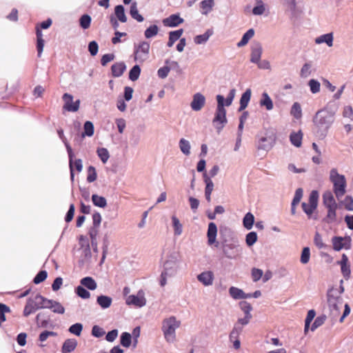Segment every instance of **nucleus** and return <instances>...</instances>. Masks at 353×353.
<instances>
[{
  "label": "nucleus",
  "instance_id": "6e6d98bb",
  "mask_svg": "<svg viewBox=\"0 0 353 353\" xmlns=\"http://www.w3.org/2000/svg\"><path fill=\"white\" fill-rule=\"evenodd\" d=\"M203 179L206 185L205 192L212 193L214 189V183L210 177L205 172L203 173Z\"/></svg>",
  "mask_w": 353,
  "mask_h": 353
},
{
  "label": "nucleus",
  "instance_id": "a19ab883",
  "mask_svg": "<svg viewBox=\"0 0 353 353\" xmlns=\"http://www.w3.org/2000/svg\"><path fill=\"white\" fill-rule=\"evenodd\" d=\"M336 209L337 207H330L327 208V216L325 218V220L328 223H332L336 221Z\"/></svg>",
  "mask_w": 353,
  "mask_h": 353
},
{
  "label": "nucleus",
  "instance_id": "ea45409f",
  "mask_svg": "<svg viewBox=\"0 0 353 353\" xmlns=\"http://www.w3.org/2000/svg\"><path fill=\"white\" fill-rule=\"evenodd\" d=\"M254 31L253 29L248 30L243 35L241 40L237 43L239 48L245 46L250 39L253 37Z\"/></svg>",
  "mask_w": 353,
  "mask_h": 353
},
{
  "label": "nucleus",
  "instance_id": "dca6fc26",
  "mask_svg": "<svg viewBox=\"0 0 353 353\" xmlns=\"http://www.w3.org/2000/svg\"><path fill=\"white\" fill-rule=\"evenodd\" d=\"M197 280L204 286L208 287L213 285L214 274L210 270L202 272L196 276Z\"/></svg>",
  "mask_w": 353,
  "mask_h": 353
},
{
  "label": "nucleus",
  "instance_id": "09e8293b",
  "mask_svg": "<svg viewBox=\"0 0 353 353\" xmlns=\"http://www.w3.org/2000/svg\"><path fill=\"white\" fill-rule=\"evenodd\" d=\"M265 11V6L261 0H256V5L252 10V13L254 15H261Z\"/></svg>",
  "mask_w": 353,
  "mask_h": 353
},
{
  "label": "nucleus",
  "instance_id": "680f3d73",
  "mask_svg": "<svg viewBox=\"0 0 353 353\" xmlns=\"http://www.w3.org/2000/svg\"><path fill=\"white\" fill-rule=\"evenodd\" d=\"M76 292L79 296L82 299H87L90 297V293L86 290L83 285H79L76 288Z\"/></svg>",
  "mask_w": 353,
  "mask_h": 353
},
{
  "label": "nucleus",
  "instance_id": "bf43d9fd",
  "mask_svg": "<svg viewBox=\"0 0 353 353\" xmlns=\"http://www.w3.org/2000/svg\"><path fill=\"white\" fill-rule=\"evenodd\" d=\"M308 85L310 86V91L313 94L318 93L320 91L321 84L318 81L315 79H311L309 81Z\"/></svg>",
  "mask_w": 353,
  "mask_h": 353
},
{
  "label": "nucleus",
  "instance_id": "473e14b6",
  "mask_svg": "<svg viewBox=\"0 0 353 353\" xmlns=\"http://www.w3.org/2000/svg\"><path fill=\"white\" fill-rule=\"evenodd\" d=\"M213 31L208 30L204 34L197 35L194 37V41L196 44L200 45L206 43L209 38L212 35Z\"/></svg>",
  "mask_w": 353,
  "mask_h": 353
},
{
  "label": "nucleus",
  "instance_id": "c756f323",
  "mask_svg": "<svg viewBox=\"0 0 353 353\" xmlns=\"http://www.w3.org/2000/svg\"><path fill=\"white\" fill-rule=\"evenodd\" d=\"M214 0H203L200 3L202 14L207 15L212 10L214 6Z\"/></svg>",
  "mask_w": 353,
  "mask_h": 353
},
{
  "label": "nucleus",
  "instance_id": "69168bd1",
  "mask_svg": "<svg viewBox=\"0 0 353 353\" xmlns=\"http://www.w3.org/2000/svg\"><path fill=\"white\" fill-rule=\"evenodd\" d=\"M82 330H83V325L81 323H79L72 325L69 328V331L70 333H72L76 336H78L81 335Z\"/></svg>",
  "mask_w": 353,
  "mask_h": 353
},
{
  "label": "nucleus",
  "instance_id": "49530a36",
  "mask_svg": "<svg viewBox=\"0 0 353 353\" xmlns=\"http://www.w3.org/2000/svg\"><path fill=\"white\" fill-rule=\"evenodd\" d=\"M121 345L125 347H129L132 343V335L128 332H123L120 339Z\"/></svg>",
  "mask_w": 353,
  "mask_h": 353
},
{
  "label": "nucleus",
  "instance_id": "2eb2a0df",
  "mask_svg": "<svg viewBox=\"0 0 353 353\" xmlns=\"http://www.w3.org/2000/svg\"><path fill=\"white\" fill-rule=\"evenodd\" d=\"M205 104V96L200 93L196 92L192 97V100L190 103V107L192 110L198 112L200 111Z\"/></svg>",
  "mask_w": 353,
  "mask_h": 353
},
{
  "label": "nucleus",
  "instance_id": "f3484780",
  "mask_svg": "<svg viewBox=\"0 0 353 353\" xmlns=\"http://www.w3.org/2000/svg\"><path fill=\"white\" fill-rule=\"evenodd\" d=\"M263 53V47L261 43L255 42L251 46L250 61L253 63H259Z\"/></svg>",
  "mask_w": 353,
  "mask_h": 353
},
{
  "label": "nucleus",
  "instance_id": "412c9836",
  "mask_svg": "<svg viewBox=\"0 0 353 353\" xmlns=\"http://www.w3.org/2000/svg\"><path fill=\"white\" fill-rule=\"evenodd\" d=\"M183 19L179 15L172 14L169 17L163 20V23L165 26L175 27L183 23Z\"/></svg>",
  "mask_w": 353,
  "mask_h": 353
},
{
  "label": "nucleus",
  "instance_id": "4be33fe9",
  "mask_svg": "<svg viewBox=\"0 0 353 353\" xmlns=\"http://www.w3.org/2000/svg\"><path fill=\"white\" fill-rule=\"evenodd\" d=\"M229 294L234 299H250V296L247 295L241 289L234 286L229 288Z\"/></svg>",
  "mask_w": 353,
  "mask_h": 353
},
{
  "label": "nucleus",
  "instance_id": "1a4fd4ad",
  "mask_svg": "<svg viewBox=\"0 0 353 353\" xmlns=\"http://www.w3.org/2000/svg\"><path fill=\"white\" fill-rule=\"evenodd\" d=\"M150 48V43L145 41L135 45L134 50V61L141 63L146 61L149 57Z\"/></svg>",
  "mask_w": 353,
  "mask_h": 353
},
{
  "label": "nucleus",
  "instance_id": "cd10ccee",
  "mask_svg": "<svg viewBox=\"0 0 353 353\" xmlns=\"http://www.w3.org/2000/svg\"><path fill=\"white\" fill-rule=\"evenodd\" d=\"M126 69V65L123 62H119L112 65V75L115 77H121Z\"/></svg>",
  "mask_w": 353,
  "mask_h": 353
},
{
  "label": "nucleus",
  "instance_id": "f03ea898",
  "mask_svg": "<svg viewBox=\"0 0 353 353\" xmlns=\"http://www.w3.org/2000/svg\"><path fill=\"white\" fill-rule=\"evenodd\" d=\"M335 120V112L327 108L317 111L313 118V123L318 130L327 132Z\"/></svg>",
  "mask_w": 353,
  "mask_h": 353
},
{
  "label": "nucleus",
  "instance_id": "de8ad7c7",
  "mask_svg": "<svg viewBox=\"0 0 353 353\" xmlns=\"http://www.w3.org/2000/svg\"><path fill=\"white\" fill-rule=\"evenodd\" d=\"M310 249L308 247H305L303 248L301 251V258H300V262L305 265L309 263L310 259Z\"/></svg>",
  "mask_w": 353,
  "mask_h": 353
},
{
  "label": "nucleus",
  "instance_id": "c9c22d12",
  "mask_svg": "<svg viewBox=\"0 0 353 353\" xmlns=\"http://www.w3.org/2000/svg\"><path fill=\"white\" fill-rule=\"evenodd\" d=\"M179 145L181 152L184 155L188 156L190 154L191 145L189 141L182 138L179 140Z\"/></svg>",
  "mask_w": 353,
  "mask_h": 353
},
{
  "label": "nucleus",
  "instance_id": "e2e57ef3",
  "mask_svg": "<svg viewBox=\"0 0 353 353\" xmlns=\"http://www.w3.org/2000/svg\"><path fill=\"white\" fill-rule=\"evenodd\" d=\"M8 312H10V307L3 303H0V325L6 321L5 313Z\"/></svg>",
  "mask_w": 353,
  "mask_h": 353
},
{
  "label": "nucleus",
  "instance_id": "6e6552de",
  "mask_svg": "<svg viewBox=\"0 0 353 353\" xmlns=\"http://www.w3.org/2000/svg\"><path fill=\"white\" fill-rule=\"evenodd\" d=\"M46 299L40 294H36L33 298H30L23 310V315L29 316L39 308H45Z\"/></svg>",
  "mask_w": 353,
  "mask_h": 353
},
{
  "label": "nucleus",
  "instance_id": "f8f14e48",
  "mask_svg": "<svg viewBox=\"0 0 353 353\" xmlns=\"http://www.w3.org/2000/svg\"><path fill=\"white\" fill-rule=\"evenodd\" d=\"M145 292L140 290L136 294H131L125 298V303L128 305H133L137 307H142L146 305Z\"/></svg>",
  "mask_w": 353,
  "mask_h": 353
},
{
  "label": "nucleus",
  "instance_id": "4c0bfd02",
  "mask_svg": "<svg viewBox=\"0 0 353 353\" xmlns=\"http://www.w3.org/2000/svg\"><path fill=\"white\" fill-rule=\"evenodd\" d=\"M92 201L95 206L104 208L107 206V201L105 197L98 194H92Z\"/></svg>",
  "mask_w": 353,
  "mask_h": 353
},
{
  "label": "nucleus",
  "instance_id": "72a5a7b5",
  "mask_svg": "<svg viewBox=\"0 0 353 353\" xmlns=\"http://www.w3.org/2000/svg\"><path fill=\"white\" fill-rule=\"evenodd\" d=\"M97 302L101 308L106 309L110 307L112 299L110 296L101 295L97 297Z\"/></svg>",
  "mask_w": 353,
  "mask_h": 353
},
{
  "label": "nucleus",
  "instance_id": "0e129e2a",
  "mask_svg": "<svg viewBox=\"0 0 353 353\" xmlns=\"http://www.w3.org/2000/svg\"><path fill=\"white\" fill-rule=\"evenodd\" d=\"M47 276H48V273L46 270H41L34 278L33 282L35 284H39V283L44 281L46 279Z\"/></svg>",
  "mask_w": 353,
  "mask_h": 353
},
{
  "label": "nucleus",
  "instance_id": "9b49d317",
  "mask_svg": "<svg viewBox=\"0 0 353 353\" xmlns=\"http://www.w3.org/2000/svg\"><path fill=\"white\" fill-rule=\"evenodd\" d=\"M68 152L69 154V165L70 170V179L74 180V174H79L83 170V162L81 159L74 158L70 148L68 147Z\"/></svg>",
  "mask_w": 353,
  "mask_h": 353
},
{
  "label": "nucleus",
  "instance_id": "b1692460",
  "mask_svg": "<svg viewBox=\"0 0 353 353\" xmlns=\"http://www.w3.org/2000/svg\"><path fill=\"white\" fill-rule=\"evenodd\" d=\"M44 304L45 308H50L54 312L59 314H63L64 312V307L57 302L46 299Z\"/></svg>",
  "mask_w": 353,
  "mask_h": 353
},
{
  "label": "nucleus",
  "instance_id": "f704fd0d",
  "mask_svg": "<svg viewBox=\"0 0 353 353\" xmlns=\"http://www.w3.org/2000/svg\"><path fill=\"white\" fill-rule=\"evenodd\" d=\"M79 244L81 245V249L83 250L85 256L90 257L91 255V252L88 239L85 236H81L79 237Z\"/></svg>",
  "mask_w": 353,
  "mask_h": 353
},
{
  "label": "nucleus",
  "instance_id": "4468645a",
  "mask_svg": "<svg viewBox=\"0 0 353 353\" xmlns=\"http://www.w3.org/2000/svg\"><path fill=\"white\" fill-rule=\"evenodd\" d=\"M223 252L225 256L230 259H235L240 256L241 250L234 243L227 244L223 246Z\"/></svg>",
  "mask_w": 353,
  "mask_h": 353
},
{
  "label": "nucleus",
  "instance_id": "20e7f679",
  "mask_svg": "<svg viewBox=\"0 0 353 353\" xmlns=\"http://www.w3.org/2000/svg\"><path fill=\"white\" fill-rule=\"evenodd\" d=\"M327 302L332 316L333 318L338 317L341 313L343 299L339 292L337 291V288L332 287L327 290Z\"/></svg>",
  "mask_w": 353,
  "mask_h": 353
},
{
  "label": "nucleus",
  "instance_id": "3c124183",
  "mask_svg": "<svg viewBox=\"0 0 353 353\" xmlns=\"http://www.w3.org/2000/svg\"><path fill=\"white\" fill-rule=\"evenodd\" d=\"M239 307L241 310L244 312L245 316L252 317L251 311L252 310V305L247 301H243L239 302Z\"/></svg>",
  "mask_w": 353,
  "mask_h": 353
},
{
  "label": "nucleus",
  "instance_id": "c85d7f7f",
  "mask_svg": "<svg viewBox=\"0 0 353 353\" xmlns=\"http://www.w3.org/2000/svg\"><path fill=\"white\" fill-rule=\"evenodd\" d=\"M303 139V133L301 130L299 132H293L290 135L291 143L296 148L301 146Z\"/></svg>",
  "mask_w": 353,
  "mask_h": 353
},
{
  "label": "nucleus",
  "instance_id": "bb28decb",
  "mask_svg": "<svg viewBox=\"0 0 353 353\" xmlns=\"http://www.w3.org/2000/svg\"><path fill=\"white\" fill-rule=\"evenodd\" d=\"M36 34H37V50L38 52V57H41L44 47V39H43V34L41 30H39V27H35Z\"/></svg>",
  "mask_w": 353,
  "mask_h": 353
},
{
  "label": "nucleus",
  "instance_id": "79ce46f5",
  "mask_svg": "<svg viewBox=\"0 0 353 353\" xmlns=\"http://www.w3.org/2000/svg\"><path fill=\"white\" fill-rule=\"evenodd\" d=\"M94 125L91 121H86L83 125V132L82 137H92L94 134Z\"/></svg>",
  "mask_w": 353,
  "mask_h": 353
},
{
  "label": "nucleus",
  "instance_id": "052dcab7",
  "mask_svg": "<svg viewBox=\"0 0 353 353\" xmlns=\"http://www.w3.org/2000/svg\"><path fill=\"white\" fill-rule=\"evenodd\" d=\"M257 241V234L255 232H249L245 237V242L248 246L253 245Z\"/></svg>",
  "mask_w": 353,
  "mask_h": 353
},
{
  "label": "nucleus",
  "instance_id": "423d86ee",
  "mask_svg": "<svg viewBox=\"0 0 353 353\" xmlns=\"http://www.w3.org/2000/svg\"><path fill=\"white\" fill-rule=\"evenodd\" d=\"M217 101V106L214 113V117L212 120L214 126L219 132L227 123L228 120L226 118V110L223 106L224 97L221 94L216 97Z\"/></svg>",
  "mask_w": 353,
  "mask_h": 353
},
{
  "label": "nucleus",
  "instance_id": "603ef678",
  "mask_svg": "<svg viewBox=\"0 0 353 353\" xmlns=\"http://www.w3.org/2000/svg\"><path fill=\"white\" fill-rule=\"evenodd\" d=\"M141 68L138 65H134L129 72V79L132 81H137L140 75Z\"/></svg>",
  "mask_w": 353,
  "mask_h": 353
},
{
  "label": "nucleus",
  "instance_id": "4d7b16f0",
  "mask_svg": "<svg viewBox=\"0 0 353 353\" xmlns=\"http://www.w3.org/2000/svg\"><path fill=\"white\" fill-rule=\"evenodd\" d=\"M97 178V173L94 166H89L88 168L87 181L88 183H92L96 181Z\"/></svg>",
  "mask_w": 353,
  "mask_h": 353
},
{
  "label": "nucleus",
  "instance_id": "393cba45",
  "mask_svg": "<svg viewBox=\"0 0 353 353\" xmlns=\"http://www.w3.org/2000/svg\"><path fill=\"white\" fill-rule=\"evenodd\" d=\"M252 91L250 88L247 89L241 95L240 99V106L239 108V111H242L245 110L251 99Z\"/></svg>",
  "mask_w": 353,
  "mask_h": 353
},
{
  "label": "nucleus",
  "instance_id": "a878e982",
  "mask_svg": "<svg viewBox=\"0 0 353 353\" xmlns=\"http://www.w3.org/2000/svg\"><path fill=\"white\" fill-rule=\"evenodd\" d=\"M259 104L261 107H265L268 111L272 110L274 108L273 101L267 92L262 94Z\"/></svg>",
  "mask_w": 353,
  "mask_h": 353
},
{
  "label": "nucleus",
  "instance_id": "f257e3e1",
  "mask_svg": "<svg viewBox=\"0 0 353 353\" xmlns=\"http://www.w3.org/2000/svg\"><path fill=\"white\" fill-rule=\"evenodd\" d=\"M181 256L177 252H171L164 259L163 270L161 274L160 284L165 286L169 278L174 276L180 269Z\"/></svg>",
  "mask_w": 353,
  "mask_h": 353
},
{
  "label": "nucleus",
  "instance_id": "864d4df0",
  "mask_svg": "<svg viewBox=\"0 0 353 353\" xmlns=\"http://www.w3.org/2000/svg\"><path fill=\"white\" fill-rule=\"evenodd\" d=\"M159 32V28L156 25L150 26L149 28H148L145 32L144 35L145 38L150 39L154 36H156L158 34Z\"/></svg>",
  "mask_w": 353,
  "mask_h": 353
},
{
  "label": "nucleus",
  "instance_id": "338daca9",
  "mask_svg": "<svg viewBox=\"0 0 353 353\" xmlns=\"http://www.w3.org/2000/svg\"><path fill=\"white\" fill-rule=\"evenodd\" d=\"M236 90L235 89H232L230 90L228 95L226 99L224 98L223 106H230L232 105L233 100L235 97Z\"/></svg>",
  "mask_w": 353,
  "mask_h": 353
},
{
  "label": "nucleus",
  "instance_id": "0eeeda50",
  "mask_svg": "<svg viewBox=\"0 0 353 353\" xmlns=\"http://www.w3.org/2000/svg\"><path fill=\"white\" fill-rule=\"evenodd\" d=\"M276 140V136L274 131L272 129L266 130L263 135L259 137L257 142V148L269 151L274 145Z\"/></svg>",
  "mask_w": 353,
  "mask_h": 353
},
{
  "label": "nucleus",
  "instance_id": "13d9d810",
  "mask_svg": "<svg viewBox=\"0 0 353 353\" xmlns=\"http://www.w3.org/2000/svg\"><path fill=\"white\" fill-rule=\"evenodd\" d=\"M312 64L305 63L301 69L300 76L303 78H307L311 74Z\"/></svg>",
  "mask_w": 353,
  "mask_h": 353
},
{
  "label": "nucleus",
  "instance_id": "a18cd8bd",
  "mask_svg": "<svg viewBox=\"0 0 353 353\" xmlns=\"http://www.w3.org/2000/svg\"><path fill=\"white\" fill-rule=\"evenodd\" d=\"M290 113L296 119H299L301 118L302 110L301 105L298 102H295L293 103Z\"/></svg>",
  "mask_w": 353,
  "mask_h": 353
},
{
  "label": "nucleus",
  "instance_id": "c03bdc74",
  "mask_svg": "<svg viewBox=\"0 0 353 353\" xmlns=\"http://www.w3.org/2000/svg\"><path fill=\"white\" fill-rule=\"evenodd\" d=\"M130 13L132 17L137 21L142 22L143 21V17L139 13L136 2L131 5Z\"/></svg>",
  "mask_w": 353,
  "mask_h": 353
},
{
  "label": "nucleus",
  "instance_id": "ddd939ff",
  "mask_svg": "<svg viewBox=\"0 0 353 353\" xmlns=\"http://www.w3.org/2000/svg\"><path fill=\"white\" fill-rule=\"evenodd\" d=\"M350 236H334L332 239L333 249L335 251H340L342 249L349 250L351 248Z\"/></svg>",
  "mask_w": 353,
  "mask_h": 353
},
{
  "label": "nucleus",
  "instance_id": "37998d69",
  "mask_svg": "<svg viewBox=\"0 0 353 353\" xmlns=\"http://www.w3.org/2000/svg\"><path fill=\"white\" fill-rule=\"evenodd\" d=\"M115 15L117 19L122 23H125L127 21V17L125 14V10L123 6H117L114 8Z\"/></svg>",
  "mask_w": 353,
  "mask_h": 353
},
{
  "label": "nucleus",
  "instance_id": "8fccbe9b",
  "mask_svg": "<svg viewBox=\"0 0 353 353\" xmlns=\"http://www.w3.org/2000/svg\"><path fill=\"white\" fill-rule=\"evenodd\" d=\"M97 153L103 163H105L108 162V161L110 158V154H109L108 150L106 148H98L97 150Z\"/></svg>",
  "mask_w": 353,
  "mask_h": 353
},
{
  "label": "nucleus",
  "instance_id": "9d476101",
  "mask_svg": "<svg viewBox=\"0 0 353 353\" xmlns=\"http://www.w3.org/2000/svg\"><path fill=\"white\" fill-rule=\"evenodd\" d=\"M319 201V192L317 190H312L310 194L308 203L303 202L301 204L303 212L308 218H311L313 212L316 210Z\"/></svg>",
  "mask_w": 353,
  "mask_h": 353
},
{
  "label": "nucleus",
  "instance_id": "7c9ffc66",
  "mask_svg": "<svg viewBox=\"0 0 353 353\" xmlns=\"http://www.w3.org/2000/svg\"><path fill=\"white\" fill-rule=\"evenodd\" d=\"M174 236H180L183 232V225L179 219L175 215L171 217Z\"/></svg>",
  "mask_w": 353,
  "mask_h": 353
},
{
  "label": "nucleus",
  "instance_id": "6ab92c4d",
  "mask_svg": "<svg viewBox=\"0 0 353 353\" xmlns=\"http://www.w3.org/2000/svg\"><path fill=\"white\" fill-rule=\"evenodd\" d=\"M314 42L317 45L325 43L329 48H331L334 43V33L329 32L317 37L315 38Z\"/></svg>",
  "mask_w": 353,
  "mask_h": 353
},
{
  "label": "nucleus",
  "instance_id": "774afa93",
  "mask_svg": "<svg viewBox=\"0 0 353 353\" xmlns=\"http://www.w3.org/2000/svg\"><path fill=\"white\" fill-rule=\"evenodd\" d=\"M91 23V17L88 14L83 15L80 19V25L82 28L88 29Z\"/></svg>",
  "mask_w": 353,
  "mask_h": 353
},
{
  "label": "nucleus",
  "instance_id": "aec40b11",
  "mask_svg": "<svg viewBox=\"0 0 353 353\" xmlns=\"http://www.w3.org/2000/svg\"><path fill=\"white\" fill-rule=\"evenodd\" d=\"M217 234V227L216 225L211 222L208 224L207 236H208V243L209 245H212L216 242Z\"/></svg>",
  "mask_w": 353,
  "mask_h": 353
},
{
  "label": "nucleus",
  "instance_id": "e433bc0d",
  "mask_svg": "<svg viewBox=\"0 0 353 353\" xmlns=\"http://www.w3.org/2000/svg\"><path fill=\"white\" fill-rule=\"evenodd\" d=\"M72 96L68 94V112H77L80 106V100L72 101Z\"/></svg>",
  "mask_w": 353,
  "mask_h": 353
},
{
  "label": "nucleus",
  "instance_id": "2f4dec72",
  "mask_svg": "<svg viewBox=\"0 0 353 353\" xmlns=\"http://www.w3.org/2000/svg\"><path fill=\"white\" fill-rule=\"evenodd\" d=\"M80 283L81 285L85 287L90 290H94L97 288V282L90 276L83 278Z\"/></svg>",
  "mask_w": 353,
  "mask_h": 353
},
{
  "label": "nucleus",
  "instance_id": "a211bd4d",
  "mask_svg": "<svg viewBox=\"0 0 353 353\" xmlns=\"http://www.w3.org/2000/svg\"><path fill=\"white\" fill-rule=\"evenodd\" d=\"M341 266V270L344 278L347 280L350 277L351 270L350 265L349 263L348 257L345 254L341 256V260L337 262Z\"/></svg>",
  "mask_w": 353,
  "mask_h": 353
},
{
  "label": "nucleus",
  "instance_id": "5fc2aeb1",
  "mask_svg": "<svg viewBox=\"0 0 353 353\" xmlns=\"http://www.w3.org/2000/svg\"><path fill=\"white\" fill-rule=\"evenodd\" d=\"M242 327L235 324L230 333L229 338L230 341H233L234 339H239L241 332H242Z\"/></svg>",
  "mask_w": 353,
  "mask_h": 353
},
{
  "label": "nucleus",
  "instance_id": "58836bf2",
  "mask_svg": "<svg viewBox=\"0 0 353 353\" xmlns=\"http://www.w3.org/2000/svg\"><path fill=\"white\" fill-rule=\"evenodd\" d=\"M254 223V216L251 212L245 214L243 219V225L247 230L252 229Z\"/></svg>",
  "mask_w": 353,
  "mask_h": 353
},
{
  "label": "nucleus",
  "instance_id": "5701e85b",
  "mask_svg": "<svg viewBox=\"0 0 353 353\" xmlns=\"http://www.w3.org/2000/svg\"><path fill=\"white\" fill-rule=\"evenodd\" d=\"M323 203L325 208L337 207V203L331 191L327 190L323 194Z\"/></svg>",
  "mask_w": 353,
  "mask_h": 353
},
{
  "label": "nucleus",
  "instance_id": "39448f33",
  "mask_svg": "<svg viewBox=\"0 0 353 353\" xmlns=\"http://www.w3.org/2000/svg\"><path fill=\"white\" fill-rule=\"evenodd\" d=\"M330 180L333 184L334 193L339 200L346 192V179L344 175L340 174L336 168H332L330 171Z\"/></svg>",
  "mask_w": 353,
  "mask_h": 353
},
{
  "label": "nucleus",
  "instance_id": "7ed1b4c3",
  "mask_svg": "<svg viewBox=\"0 0 353 353\" xmlns=\"http://www.w3.org/2000/svg\"><path fill=\"white\" fill-rule=\"evenodd\" d=\"M181 322L174 316L165 318L162 321L161 330L165 340L169 343L176 341V330L180 327Z\"/></svg>",
  "mask_w": 353,
  "mask_h": 353
}]
</instances>
